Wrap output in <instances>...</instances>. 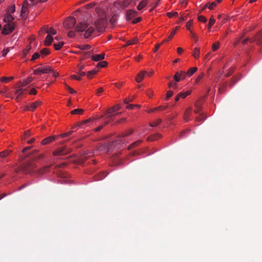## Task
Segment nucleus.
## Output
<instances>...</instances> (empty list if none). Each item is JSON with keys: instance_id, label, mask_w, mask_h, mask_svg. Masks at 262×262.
I'll use <instances>...</instances> for the list:
<instances>
[{"instance_id": "obj_1", "label": "nucleus", "mask_w": 262, "mask_h": 262, "mask_svg": "<svg viewBox=\"0 0 262 262\" xmlns=\"http://www.w3.org/2000/svg\"><path fill=\"white\" fill-rule=\"evenodd\" d=\"M76 31L81 33L84 38H88L94 35L95 29L94 25L88 23H80L75 27Z\"/></svg>"}, {"instance_id": "obj_2", "label": "nucleus", "mask_w": 262, "mask_h": 262, "mask_svg": "<svg viewBox=\"0 0 262 262\" xmlns=\"http://www.w3.org/2000/svg\"><path fill=\"white\" fill-rule=\"evenodd\" d=\"M106 19L105 16L98 19L95 23L94 26L97 30L99 32L103 31L106 27Z\"/></svg>"}, {"instance_id": "obj_3", "label": "nucleus", "mask_w": 262, "mask_h": 262, "mask_svg": "<svg viewBox=\"0 0 262 262\" xmlns=\"http://www.w3.org/2000/svg\"><path fill=\"white\" fill-rule=\"evenodd\" d=\"M120 109V106L119 104L116 105L111 108H110L107 112L102 116L100 117L99 118H102L105 117V119L111 118L114 116L113 113H115L117 111Z\"/></svg>"}, {"instance_id": "obj_4", "label": "nucleus", "mask_w": 262, "mask_h": 262, "mask_svg": "<svg viewBox=\"0 0 262 262\" xmlns=\"http://www.w3.org/2000/svg\"><path fill=\"white\" fill-rule=\"evenodd\" d=\"M15 28V24L14 23H6L2 30V33L5 35H7L11 32L14 30Z\"/></svg>"}, {"instance_id": "obj_5", "label": "nucleus", "mask_w": 262, "mask_h": 262, "mask_svg": "<svg viewBox=\"0 0 262 262\" xmlns=\"http://www.w3.org/2000/svg\"><path fill=\"white\" fill-rule=\"evenodd\" d=\"M15 28V24L14 23H6L2 30V33L5 35H7L11 32L14 30Z\"/></svg>"}, {"instance_id": "obj_6", "label": "nucleus", "mask_w": 262, "mask_h": 262, "mask_svg": "<svg viewBox=\"0 0 262 262\" xmlns=\"http://www.w3.org/2000/svg\"><path fill=\"white\" fill-rule=\"evenodd\" d=\"M35 167L36 165L35 164L30 162H27L22 166V170L24 172L28 173L30 172L32 170H33Z\"/></svg>"}, {"instance_id": "obj_7", "label": "nucleus", "mask_w": 262, "mask_h": 262, "mask_svg": "<svg viewBox=\"0 0 262 262\" xmlns=\"http://www.w3.org/2000/svg\"><path fill=\"white\" fill-rule=\"evenodd\" d=\"M76 23V20L73 17H68L63 23V26L65 28L70 29L73 28Z\"/></svg>"}, {"instance_id": "obj_8", "label": "nucleus", "mask_w": 262, "mask_h": 262, "mask_svg": "<svg viewBox=\"0 0 262 262\" xmlns=\"http://www.w3.org/2000/svg\"><path fill=\"white\" fill-rule=\"evenodd\" d=\"M57 140H58L57 135L50 136L41 140V145H46Z\"/></svg>"}, {"instance_id": "obj_9", "label": "nucleus", "mask_w": 262, "mask_h": 262, "mask_svg": "<svg viewBox=\"0 0 262 262\" xmlns=\"http://www.w3.org/2000/svg\"><path fill=\"white\" fill-rule=\"evenodd\" d=\"M187 76V73L186 72L181 71L180 72H177L174 75L173 78L174 80L177 82H179L181 80H183L185 79V78Z\"/></svg>"}, {"instance_id": "obj_10", "label": "nucleus", "mask_w": 262, "mask_h": 262, "mask_svg": "<svg viewBox=\"0 0 262 262\" xmlns=\"http://www.w3.org/2000/svg\"><path fill=\"white\" fill-rule=\"evenodd\" d=\"M31 148H23L21 153L22 155H21L20 157L22 159H23L25 157H28L30 155H35L37 152V151L36 150H31Z\"/></svg>"}, {"instance_id": "obj_11", "label": "nucleus", "mask_w": 262, "mask_h": 262, "mask_svg": "<svg viewBox=\"0 0 262 262\" xmlns=\"http://www.w3.org/2000/svg\"><path fill=\"white\" fill-rule=\"evenodd\" d=\"M28 2L27 1L24 2V3H23V5L22 6L21 14H20V16L23 18H26V17H27V15H28Z\"/></svg>"}, {"instance_id": "obj_12", "label": "nucleus", "mask_w": 262, "mask_h": 262, "mask_svg": "<svg viewBox=\"0 0 262 262\" xmlns=\"http://www.w3.org/2000/svg\"><path fill=\"white\" fill-rule=\"evenodd\" d=\"M67 148H57L56 150L53 151V154L54 156H61L67 154L70 151L69 150H66Z\"/></svg>"}, {"instance_id": "obj_13", "label": "nucleus", "mask_w": 262, "mask_h": 262, "mask_svg": "<svg viewBox=\"0 0 262 262\" xmlns=\"http://www.w3.org/2000/svg\"><path fill=\"white\" fill-rule=\"evenodd\" d=\"M192 115V108L188 107L185 111L183 118L186 122H188L191 119Z\"/></svg>"}, {"instance_id": "obj_14", "label": "nucleus", "mask_w": 262, "mask_h": 262, "mask_svg": "<svg viewBox=\"0 0 262 262\" xmlns=\"http://www.w3.org/2000/svg\"><path fill=\"white\" fill-rule=\"evenodd\" d=\"M33 80V78L29 77L23 80L22 81H20L17 83V85H20V87H24L30 83Z\"/></svg>"}, {"instance_id": "obj_15", "label": "nucleus", "mask_w": 262, "mask_h": 262, "mask_svg": "<svg viewBox=\"0 0 262 262\" xmlns=\"http://www.w3.org/2000/svg\"><path fill=\"white\" fill-rule=\"evenodd\" d=\"M41 31H44L48 34L51 35H54L56 34V31L52 27H44L42 28Z\"/></svg>"}, {"instance_id": "obj_16", "label": "nucleus", "mask_w": 262, "mask_h": 262, "mask_svg": "<svg viewBox=\"0 0 262 262\" xmlns=\"http://www.w3.org/2000/svg\"><path fill=\"white\" fill-rule=\"evenodd\" d=\"M146 73H147L146 71H140L136 77V80L137 82L139 83L141 82L144 79L145 76L146 75Z\"/></svg>"}, {"instance_id": "obj_17", "label": "nucleus", "mask_w": 262, "mask_h": 262, "mask_svg": "<svg viewBox=\"0 0 262 262\" xmlns=\"http://www.w3.org/2000/svg\"><path fill=\"white\" fill-rule=\"evenodd\" d=\"M15 89H16L15 91V94L17 95L16 98L19 97L21 95H23L26 89H23L22 87H20V85H17L16 83Z\"/></svg>"}, {"instance_id": "obj_18", "label": "nucleus", "mask_w": 262, "mask_h": 262, "mask_svg": "<svg viewBox=\"0 0 262 262\" xmlns=\"http://www.w3.org/2000/svg\"><path fill=\"white\" fill-rule=\"evenodd\" d=\"M105 54L101 53L100 54H94L91 57V59L95 61H99L103 60L104 58Z\"/></svg>"}, {"instance_id": "obj_19", "label": "nucleus", "mask_w": 262, "mask_h": 262, "mask_svg": "<svg viewBox=\"0 0 262 262\" xmlns=\"http://www.w3.org/2000/svg\"><path fill=\"white\" fill-rule=\"evenodd\" d=\"M179 29V27H178V26L176 27L173 29V30L172 31V32H171V33L169 35V36L167 38L164 39L163 40L162 42H168L169 40H170L172 39V38L174 36V35L176 33L177 31Z\"/></svg>"}, {"instance_id": "obj_20", "label": "nucleus", "mask_w": 262, "mask_h": 262, "mask_svg": "<svg viewBox=\"0 0 262 262\" xmlns=\"http://www.w3.org/2000/svg\"><path fill=\"white\" fill-rule=\"evenodd\" d=\"M42 102L40 100H37L36 101L31 103L29 105L30 107V111H34L37 107L41 105Z\"/></svg>"}, {"instance_id": "obj_21", "label": "nucleus", "mask_w": 262, "mask_h": 262, "mask_svg": "<svg viewBox=\"0 0 262 262\" xmlns=\"http://www.w3.org/2000/svg\"><path fill=\"white\" fill-rule=\"evenodd\" d=\"M14 19V18L12 16V15L10 14H6L3 18V21L5 23H13L14 22L13 21Z\"/></svg>"}, {"instance_id": "obj_22", "label": "nucleus", "mask_w": 262, "mask_h": 262, "mask_svg": "<svg viewBox=\"0 0 262 262\" xmlns=\"http://www.w3.org/2000/svg\"><path fill=\"white\" fill-rule=\"evenodd\" d=\"M166 108V107L162 106L160 105V106H159L158 107H155L153 108H148L146 110V112L148 113H154L155 112L161 111L164 110Z\"/></svg>"}, {"instance_id": "obj_23", "label": "nucleus", "mask_w": 262, "mask_h": 262, "mask_svg": "<svg viewBox=\"0 0 262 262\" xmlns=\"http://www.w3.org/2000/svg\"><path fill=\"white\" fill-rule=\"evenodd\" d=\"M200 49L199 47H195L193 49L192 55L195 59H198L200 57Z\"/></svg>"}, {"instance_id": "obj_24", "label": "nucleus", "mask_w": 262, "mask_h": 262, "mask_svg": "<svg viewBox=\"0 0 262 262\" xmlns=\"http://www.w3.org/2000/svg\"><path fill=\"white\" fill-rule=\"evenodd\" d=\"M41 70V73L47 74L52 71L51 67L49 66H45L43 67H40Z\"/></svg>"}, {"instance_id": "obj_25", "label": "nucleus", "mask_w": 262, "mask_h": 262, "mask_svg": "<svg viewBox=\"0 0 262 262\" xmlns=\"http://www.w3.org/2000/svg\"><path fill=\"white\" fill-rule=\"evenodd\" d=\"M137 14V12L134 10H128L127 12L126 17L127 19H131L132 18L135 17Z\"/></svg>"}, {"instance_id": "obj_26", "label": "nucleus", "mask_w": 262, "mask_h": 262, "mask_svg": "<svg viewBox=\"0 0 262 262\" xmlns=\"http://www.w3.org/2000/svg\"><path fill=\"white\" fill-rule=\"evenodd\" d=\"M53 40L52 35L48 34L45 40V45L46 46H50L52 43Z\"/></svg>"}, {"instance_id": "obj_27", "label": "nucleus", "mask_w": 262, "mask_h": 262, "mask_svg": "<svg viewBox=\"0 0 262 262\" xmlns=\"http://www.w3.org/2000/svg\"><path fill=\"white\" fill-rule=\"evenodd\" d=\"M73 133H74V131L71 130H70L66 133L61 134L59 135H57V137H58V139H59L60 138H66V137L71 136Z\"/></svg>"}, {"instance_id": "obj_28", "label": "nucleus", "mask_w": 262, "mask_h": 262, "mask_svg": "<svg viewBox=\"0 0 262 262\" xmlns=\"http://www.w3.org/2000/svg\"><path fill=\"white\" fill-rule=\"evenodd\" d=\"M98 71H99L98 69H93L90 71H88L87 72V74H86L88 78H89L90 79L92 78L94 75H95L96 73H97Z\"/></svg>"}, {"instance_id": "obj_29", "label": "nucleus", "mask_w": 262, "mask_h": 262, "mask_svg": "<svg viewBox=\"0 0 262 262\" xmlns=\"http://www.w3.org/2000/svg\"><path fill=\"white\" fill-rule=\"evenodd\" d=\"M31 48L30 46H27L26 48L23 50L21 54L22 58H25L26 57L27 55L29 53Z\"/></svg>"}, {"instance_id": "obj_30", "label": "nucleus", "mask_w": 262, "mask_h": 262, "mask_svg": "<svg viewBox=\"0 0 262 262\" xmlns=\"http://www.w3.org/2000/svg\"><path fill=\"white\" fill-rule=\"evenodd\" d=\"M84 112V110L82 108H77V109H75L74 110H72L71 112V114L72 115H81L82 114H83Z\"/></svg>"}, {"instance_id": "obj_31", "label": "nucleus", "mask_w": 262, "mask_h": 262, "mask_svg": "<svg viewBox=\"0 0 262 262\" xmlns=\"http://www.w3.org/2000/svg\"><path fill=\"white\" fill-rule=\"evenodd\" d=\"M217 2L215 1L213 2L212 3H207L205 4V7H208L210 10L213 9L217 6Z\"/></svg>"}, {"instance_id": "obj_32", "label": "nucleus", "mask_w": 262, "mask_h": 262, "mask_svg": "<svg viewBox=\"0 0 262 262\" xmlns=\"http://www.w3.org/2000/svg\"><path fill=\"white\" fill-rule=\"evenodd\" d=\"M147 2L146 0L142 1L137 6L138 10H142L147 5Z\"/></svg>"}, {"instance_id": "obj_33", "label": "nucleus", "mask_w": 262, "mask_h": 262, "mask_svg": "<svg viewBox=\"0 0 262 262\" xmlns=\"http://www.w3.org/2000/svg\"><path fill=\"white\" fill-rule=\"evenodd\" d=\"M198 69L196 67H193L190 68L188 71L186 72L187 75L188 77L191 76L196 71H197Z\"/></svg>"}, {"instance_id": "obj_34", "label": "nucleus", "mask_w": 262, "mask_h": 262, "mask_svg": "<svg viewBox=\"0 0 262 262\" xmlns=\"http://www.w3.org/2000/svg\"><path fill=\"white\" fill-rule=\"evenodd\" d=\"M107 64V62L105 61H102L98 62L97 64L96 68L97 69H100L102 68L105 67Z\"/></svg>"}, {"instance_id": "obj_35", "label": "nucleus", "mask_w": 262, "mask_h": 262, "mask_svg": "<svg viewBox=\"0 0 262 262\" xmlns=\"http://www.w3.org/2000/svg\"><path fill=\"white\" fill-rule=\"evenodd\" d=\"M142 144V141L140 140H137L134 142H133L130 146L128 147H135L136 146H141Z\"/></svg>"}, {"instance_id": "obj_36", "label": "nucleus", "mask_w": 262, "mask_h": 262, "mask_svg": "<svg viewBox=\"0 0 262 262\" xmlns=\"http://www.w3.org/2000/svg\"><path fill=\"white\" fill-rule=\"evenodd\" d=\"M14 79V77L13 76H10L9 77H2L1 78V81L3 82L7 83L11 80H13Z\"/></svg>"}, {"instance_id": "obj_37", "label": "nucleus", "mask_w": 262, "mask_h": 262, "mask_svg": "<svg viewBox=\"0 0 262 262\" xmlns=\"http://www.w3.org/2000/svg\"><path fill=\"white\" fill-rule=\"evenodd\" d=\"M15 6L12 5L7 8L6 14H10L11 15L12 13L15 12Z\"/></svg>"}, {"instance_id": "obj_38", "label": "nucleus", "mask_w": 262, "mask_h": 262, "mask_svg": "<svg viewBox=\"0 0 262 262\" xmlns=\"http://www.w3.org/2000/svg\"><path fill=\"white\" fill-rule=\"evenodd\" d=\"M11 152V150L6 149L4 151L0 152V157L2 158L6 157Z\"/></svg>"}, {"instance_id": "obj_39", "label": "nucleus", "mask_w": 262, "mask_h": 262, "mask_svg": "<svg viewBox=\"0 0 262 262\" xmlns=\"http://www.w3.org/2000/svg\"><path fill=\"white\" fill-rule=\"evenodd\" d=\"M161 137V135L160 134H156L154 135L153 136H151L150 137H149L147 138L148 141H154L158 139Z\"/></svg>"}, {"instance_id": "obj_40", "label": "nucleus", "mask_w": 262, "mask_h": 262, "mask_svg": "<svg viewBox=\"0 0 262 262\" xmlns=\"http://www.w3.org/2000/svg\"><path fill=\"white\" fill-rule=\"evenodd\" d=\"M190 93L191 91H190L181 92L179 94V96H180L181 98H185L186 97L188 96Z\"/></svg>"}, {"instance_id": "obj_41", "label": "nucleus", "mask_w": 262, "mask_h": 262, "mask_svg": "<svg viewBox=\"0 0 262 262\" xmlns=\"http://www.w3.org/2000/svg\"><path fill=\"white\" fill-rule=\"evenodd\" d=\"M215 20L213 18V17L212 16L210 18L209 21V23L208 24V29H210L211 28V27L213 25V24L215 23Z\"/></svg>"}, {"instance_id": "obj_42", "label": "nucleus", "mask_w": 262, "mask_h": 262, "mask_svg": "<svg viewBox=\"0 0 262 262\" xmlns=\"http://www.w3.org/2000/svg\"><path fill=\"white\" fill-rule=\"evenodd\" d=\"M63 45L64 43L63 42H59L57 43H54V46L56 50H59L61 48Z\"/></svg>"}, {"instance_id": "obj_43", "label": "nucleus", "mask_w": 262, "mask_h": 262, "mask_svg": "<svg viewBox=\"0 0 262 262\" xmlns=\"http://www.w3.org/2000/svg\"><path fill=\"white\" fill-rule=\"evenodd\" d=\"M220 48V42H216L212 44V50L213 51H215L219 49Z\"/></svg>"}, {"instance_id": "obj_44", "label": "nucleus", "mask_w": 262, "mask_h": 262, "mask_svg": "<svg viewBox=\"0 0 262 262\" xmlns=\"http://www.w3.org/2000/svg\"><path fill=\"white\" fill-rule=\"evenodd\" d=\"M162 120L160 119H158L154 122L150 123V126L151 127H155L157 126L158 124H159L161 122Z\"/></svg>"}, {"instance_id": "obj_45", "label": "nucleus", "mask_w": 262, "mask_h": 262, "mask_svg": "<svg viewBox=\"0 0 262 262\" xmlns=\"http://www.w3.org/2000/svg\"><path fill=\"white\" fill-rule=\"evenodd\" d=\"M204 73H201V74H200L199 75L196 77V78L195 79V83L196 84H198L199 83V82L200 81V80L204 77Z\"/></svg>"}, {"instance_id": "obj_46", "label": "nucleus", "mask_w": 262, "mask_h": 262, "mask_svg": "<svg viewBox=\"0 0 262 262\" xmlns=\"http://www.w3.org/2000/svg\"><path fill=\"white\" fill-rule=\"evenodd\" d=\"M95 119L94 118H90L87 120H83L82 121H81L80 124H79V126H81L82 125H83V124H86L87 123H89V122H92Z\"/></svg>"}, {"instance_id": "obj_47", "label": "nucleus", "mask_w": 262, "mask_h": 262, "mask_svg": "<svg viewBox=\"0 0 262 262\" xmlns=\"http://www.w3.org/2000/svg\"><path fill=\"white\" fill-rule=\"evenodd\" d=\"M192 24H193V20L191 19L187 23L186 25L187 29L188 30H189L190 32H191V27L192 25Z\"/></svg>"}, {"instance_id": "obj_48", "label": "nucleus", "mask_w": 262, "mask_h": 262, "mask_svg": "<svg viewBox=\"0 0 262 262\" xmlns=\"http://www.w3.org/2000/svg\"><path fill=\"white\" fill-rule=\"evenodd\" d=\"M50 53L49 50L47 48H43L40 51V54L42 56H46Z\"/></svg>"}, {"instance_id": "obj_49", "label": "nucleus", "mask_w": 262, "mask_h": 262, "mask_svg": "<svg viewBox=\"0 0 262 262\" xmlns=\"http://www.w3.org/2000/svg\"><path fill=\"white\" fill-rule=\"evenodd\" d=\"M128 41V45H135L138 42V38L137 37H135L133 38L132 39H130Z\"/></svg>"}, {"instance_id": "obj_50", "label": "nucleus", "mask_w": 262, "mask_h": 262, "mask_svg": "<svg viewBox=\"0 0 262 262\" xmlns=\"http://www.w3.org/2000/svg\"><path fill=\"white\" fill-rule=\"evenodd\" d=\"M167 15L169 17L171 18V17H174V16H178V13L177 12H168L167 13Z\"/></svg>"}, {"instance_id": "obj_51", "label": "nucleus", "mask_w": 262, "mask_h": 262, "mask_svg": "<svg viewBox=\"0 0 262 262\" xmlns=\"http://www.w3.org/2000/svg\"><path fill=\"white\" fill-rule=\"evenodd\" d=\"M32 135V133L30 130H28L26 132H25L23 136V139H25L28 137H30Z\"/></svg>"}, {"instance_id": "obj_52", "label": "nucleus", "mask_w": 262, "mask_h": 262, "mask_svg": "<svg viewBox=\"0 0 262 262\" xmlns=\"http://www.w3.org/2000/svg\"><path fill=\"white\" fill-rule=\"evenodd\" d=\"M205 117H206L205 115H204L203 114H202L200 116L197 117L195 118V121H201L203 120L204 119H205Z\"/></svg>"}, {"instance_id": "obj_53", "label": "nucleus", "mask_w": 262, "mask_h": 262, "mask_svg": "<svg viewBox=\"0 0 262 262\" xmlns=\"http://www.w3.org/2000/svg\"><path fill=\"white\" fill-rule=\"evenodd\" d=\"M146 94L149 98H150L154 95V92L151 90H147L146 92Z\"/></svg>"}, {"instance_id": "obj_54", "label": "nucleus", "mask_w": 262, "mask_h": 262, "mask_svg": "<svg viewBox=\"0 0 262 262\" xmlns=\"http://www.w3.org/2000/svg\"><path fill=\"white\" fill-rule=\"evenodd\" d=\"M79 48L80 50H88L90 48V46L89 45H80L79 46Z\"/></svg>"}, {"instance_id": "obj_55", "label": "nucleus", "mask_w": 262, "mask_h": 262, "mask_svg": "<svg viewBox=\"0 0 262 262\" xmlns=\"http://www.w3.org/2000/svg\"><path fill=\"white\" fill-rule=\"evenodd\" d=\"M261 37H262V32H259L255 37V40L259 43L260 42Z\"/></svg>"}, {"instance_id": "obj_56", "label": "nucleus", "mask_w": 262, "mask_h": 262, "mask_svg": "<svg viewBox=\"0 0 262 262\" xmlns=\"http://www.w3.org/2000/svg\"><path fill=\"white\" fill-rule=\"evenodd\" d=\"M109 122H110V121H109V120L105 121V122H104V125L99 126L98 127H97V128H96L95 129H94V130H95V132H98V131H99V130H100V129L103 127V126L104 125H106V124H108Z\"/></svg>"}, {"instance_id": "obj_57", "label": "nucleus", "mask_w": 262, "mask_h": 262, "mask_svg": "<svg viewBox=\"0 0 262 262\" xmlns=\"http://www.w3.org/2000/svg\"><path fill=\"white\" fill-rule=\"evenodd\" d=\"M173 95V92L171 90L167 91L166 95V99L168 100L169 98H170Z\"/></svg>"}, {"instance_id": "obj_58", "label": "nucleus", "mask_w": 262, "mask_h": 262, "mask_svg": "<svg viewBox=\"0 0 262 262\" xmlns=\"http://www.w3.org/2000/svg\"><path fill=\"white\" fill-rule=\"evenodd\" d=\"M198 20L203 23H205L207 21V19L205 17L200 15L198 17Z\"/></svg>"}, {"instance_id": "obj_59", "label": "nucleus", "mask_w": 262, "mask_h": 262, "mask_svg": "<svg viewBox=\"0 0 262 262\" xmlns=\"http://www.w3.org/2000/svg\"><path fill=\"white\" fill-rule=\"evenodd\" d=\"M40 55L38 53H35L32 56L31 60L33 61L39 58Z\"/></svg>"}, {"instance_id": "obj_60", "label": "nucleus", "mask_w": 262, "mask_h": 262, "mask_svg": "<svg viewBox=\"0 0 262 262\" xmlns=\"http://www.w3.org/2000/svg\"><path fill=\"white\" fill-rule=\"evenodd\" d=\"M133 132V130L131 128L129 129L127 131H126L125 133H124L122 134L123 136H127L128 135H129Z\"/></svg>"}, {"instance_id": "obj_61", "label": "nucleus", "mask_w": 262, "mask_h": 262, "mask_svg": "<svg viewBox=\"0 0 262 262\" xmlns=\"http://www.w3.org/2000/svg\"><path fill=\"white\" fill-rule=\"evenodd\" d=\"M33 74H36V75H39V74H41V70H40V67L37 68V69H35V70H34L33 71Z\"/></svg>"}, {"instance_id": "obj_62", "label": "nucleus", "mask_w": 262, "mask_h": 262, "mask_svg": "<svg viewBox=\"0 0 262 262\" xmlns=\"http://www.w3.org/2000/svg\"><path fill=\"white\" fill-rule=\"evenodd\" d=\"M103 92V89L102 88H99L96 91V95L98 96H100L101 93Z\"/></svg>"}, {"instance_id": "obj_63", "label": "nucleus", "mask_w": 262, "mask_h": 262, "mask_svg": "<svg viewBox=\"0 0 262 262\" xmlns=\"http://www.w3.org/2000/svg\"><path fill=\"white\" fill-rule=\"evenodd\" d=\"M66 88L68 89V90L69 91V93H70L71 94H74L76 93V91L74 89H73L72 88L70 87L69 86L66 85Z\"/></svg>"}, {"instance_id": "obj_64", "label": "nucleus", "mask_w": 262, "mask_h": 262, "mask_svg": "<svg viewBox=\"0 0 262 262\" xmlns=\"http://www.w3.org/2000/svg\"><path fill=\"white\" fill-rule=\"evenodd\" d=\"M92 55H93V54L90 52H85L84 55V57L85 58H91V57Z\"/></svg>"}]
</instances>
